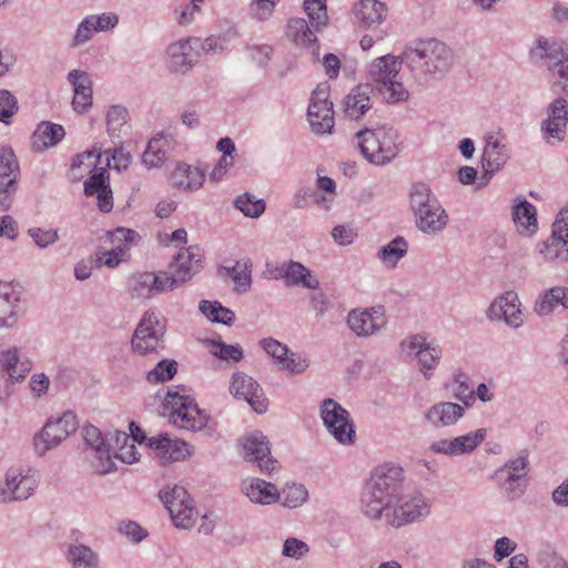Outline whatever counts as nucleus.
Masks as SVG:
<instances>
[{
  "mask_svg": "<svg viewBox=\"0 0 568 568\" xmlns=\"http://www.w3.org/2000/svg\"><path fill=\"white\" fill-rule=\"evenodd\" d=\"M184 386H176L169 389L163 402L164 414H168L171 423L181 428L192 432L202 430L210 419V416L199 408L195 400L185 394Z\"/></svg>",
  "mask_w": 568,
  "mask_h": 568,
  "instance_id": "5",
  "label": "nucleus"
},
{
  "mask_svg": "<svg viewBox=\"0 0 568 568\" xmlns=\"http://www.w3.org/2000/svg\"><path fill=\"white\" fill-rule=\"evenodd\" d=\"M21 312V290L13 283H0V328L12 327Z\"/></svg>",
  "mask_w": 568,
  "mask_h": 568,
  "instance_id": "24",
  "label": "nucleus"
},
{
  "mask_svg": "<svg viewBox=\"0 0 568 568\" xmlns=\"http://www.w3.org/2000/svg\"><path fill=\"white\" fill-rule=\"evenodd\" d=\"M321 417L327 432L341 444L354 443L355 428L349 413L333 398H326L321 405Z\"/></svg>",
  "mask_w": 568,
  "mask_h": 568,
  "instance_id": "9",
  "label": "nucleus"
},
{
  "mask_svg": "<svg viewBox=\"0 0 568 568\" xmlns=\"http://www.w3.org/2000/svg\"><path fill=\"white\" fill-rule=\"evenodd\" d=\"M373 87L368 83L356 85L344 99V112L352 120H359L372 108Z\"/></svg>",
  "mask_w": 568,
  "mask_h": 568,
  "instance_id": "28",
  "label": "nucleus"
},
{
  "mask_svg": "<svg viewBox=\"0 0 568 568\" xmlns=\"http://www.w3.org/2000/svg\"><path fill=\"white\" fill-rule=\"evenodd\" d=\"M509 159L508 149L505 143L498 138L490 135L483 151L481 163L484 175L483 178L489 180L494 173L499 171Z\"/></svg>",
  "mask_w": 568,
  "mask_h": 568,
  "instance_id": "27",
  "label": "nucleus"
},
{
  "mask_svg": "<svg viewBox=\"0 0 568 568\" xmlns=\"http://www.w3.org/2000/svg\"><path fill=\"white\" fill-rule=\"evenodd\" d=\"M283 505L290 509L302 506L308 496L306 487L302 484H286L282 490Z\"/></svg>",
  "mask_w": 568,
  "mask_h": 568,
  "instance_id": "53",
  "label": "nucleus"
},
{
  "mask_svg": "<svg viewBox=\"0 0 568 568\" xmlns=\"http://www.w3.org/2000/svg\"><path fill=\"white\" fill-rule=\"evenodd\" d=\"M152 286L155 295L173 291L179 287L178 281L173 277L170 271H161L159 273L151 272Z\"/></svg>",
  "mask_w": 568,
  "mask_h": 568,
  "instance_id": "61",
  "label": "nucleus"
},
{
  "mask_svg": "<svg viewBox=\"0 0 568 568\" xmlns=\"http://www.w3.org/2000/svg\"><path fill=\"white\" fill-rule=\"evenodd\" d=\"M83 438L91 449V466L93 471L98 475H105L113 471L115 464L110 455L109 438H104L101 430L93 425H88L83 428Z\"/></svg>",
  "mask_w": 568,
  "mask_h": 568,
  "instance_id": "11",
  "label": "nucleus"
},
{
  "mask_svg": "<svg viewBox=\"0 0 568 568\" xmlns=\"http://www.w3.org/2000/svg\"><path fill=\"white\" fill-rule=\"evenodd\" d=\"M21 363L17 348L0 353V366L7 372L10 379L21 381V373L18 374L17 366Z\"/></svg>",
  "mask_w": 568,
  "mask_h": 568,
  "instance_id": "59",
  "label": "nucleus"
},
{
  "mask_svg": "<svg viewBox=\"0 0 568 568\" xmlns=\"http://www.w3.org/2000/svg\"><path fill=\"white\" fill-rule=\"evenodd\" d=\"M349 329L359 337H368L386 325V318L381 307L371 310H352L346 318Z\"/></svg>",
  "mask_w": 568,
  "mask_h": 568,
  "instance_id": "20",
  "label": "nucleus"
},
{
  "mask_svg": "<svg viewBox=\"0 0 568 568\" xmlns=\"http://www.w3.org/2000/svg\"><path fill=\"white\" fill-rule=\"evenodd\" d=\"M355 138L363 156L374 165H385L402 150L398 132L389 125L365 126Z\"/></svg>",
  "mask_w": 568,
  "mask_h": 568,
  "instance_id": "3",
  "label": "nucleus"
},
{
  "mask_svg": "<svg viewBox=\"0 0 568 568\" xmlns=\"http://www.w3.org/2000/svg\"><path fill=\"white\" fill-rule=\"evenodd\" d=\"M497 470H504L506 478H510L513 481L515 479L525 480L528 471H529V459L527 450H521L520 455L516 458L509 459Z\"/></svg>",
  "mask_w": 568,
  "mask_h": 568,
  "instance_id": "47",
  "label": "nucleus"
},
{
  "mask_svg": "<svg viewBox=\"0 0 568 568\" xmlns=\"http://www.w3.org/2000/svg\"><path fill=\"white\" fill-rule=\"evenodd\" d=\"M109 442L114 439L115 447L120 448V454L118 457L122 459L124 463L132 464L136 462L139 458L136 457L138 452L133 444H131L128 448V442L130 439L129 435L124 432L115 430L113 434H109Z\"/></svg>",
  "mask_w": 568,
  "mask_h": 568,
  "instance_id": "56",
  "label": "nucleus"
},
{
  "mask_svg": "<svg viewBox=\"0 0 568 568\" xmlns=\"http://www.w3.org/2000/svg\"><path fill=\"white\" fill-rule=\"evenodd\" d=\"M560 287H552L541 294L535 303V312L540 316L549 315L557 304H560L559 298Z\"/></svg>",
  "mask_w": 568,
  "mask_h": 568,
  "instance_id": "57",
  "label": "nucleus"
},
{
  "mask_svg": "<svg viewBox=\"0 0 568 568\" xmlns=\"http://www.w3.org/2000/svg\"><path fill=\"white\" fill-rule=\"evenodd\" d=\"M160 498L178 528L190 529L194 526L197 511L184 487H166L160 491Z\"/></svg>",
  "mask_w": 568,
  "mask_h": 568,
  "instance_id": "8",
  "label": "nucleus"
},
{
  "mask_svg": "<svg viewBox=\"0 0 568 568\" xmlns=\"http://www.w3.org/2000/svg\"><path fill=\"white\" fill-rule=\"evenodd\" d=\"M90 176L83 183V191L87 196H95L98 207L103 213L113 209V194L110 186V175L106 168L94 166Z\"/></svg>",
  "mask_w": 568,
  "mask_h": 568,
  "instance_id": "16",
  "label": "nucleus"
},
{
  "mask_svg": "<svg viewBox=\"0 0 568 568\" xmlns=\"http://www.w3.org/2000/svg\"><path fill=\"white\" fill-rule=\"evenodd\" d=\"M231 394L239 399L246 400L257 413L263 414L267 410V399L260 384L251 376L244 373H234L230 384Z\"/></svg>",
  "mask_w": 568,
  "mask_h": 568,
  "instance_id": "14",
  "label": "nucleus"
},
{
  "mask_svg": "<svg viewBox=\"0 0 568 568\" xmlns=\"http://www.w3.org/2000/svg\"><path fill=\"white\" fill-rule=\"evenodd\" d=\"M407 252L408 242L405 237L398 235L382 246L377 251L376 257L387 270H394Z\"/></svg>",
  "mask_w": 568,
  "mask_h": 568,
  "instance_id": "40",
  "label": "nucleus"
},
{
  "mask_svg": "<svg viewBox=\"0 0 568 568\" xmlns=\"http://www.w3.org/2000/svg\"><path fill=\"white\" fill-rule=\"evenodd\" d=\"M165 320L154 312H145L131 338L133 353L140 356L161 353L165 347Z\"/></svg>",
  "mask_w": 568,
  "mask_h": 568,
  "instance_id": "6",
  "label": "nucleus"
},
{
  "mask_svg": "<svg viewBox=\"0 0 568 568\" xmlns=\"http://www.w3.org/2000/svg\"><path fill=\"white\" fill-rule=\"evenodd\" d=\"M465 415V408L456 403L442 402L428 408L426 420L434 427H449L455 425Z\"/></svg>",
  "mask_w": 568,
  "mask_h": 568,
  "instance_id": "29",
  "label": "nucleus"
},
{
  "mask_svg": "<svg viewBox=\"0 0 568 568\" xmlns=\"http://www.w3.org/2000/svg\"><path fill=\"white\" fill-rule=\"evenodd\" d=\"M430 506L420 493H414L404 497L403 503L394 509L392 526L400 527L426 517Z\"/></svg>",
  "mask_w": 568,
  "mask_h": 568,
  "instance_id": "22",
  "label": "nucleus"
},
{
  "mask_svg": "<svg viewBox=\"0 0 568 568\" xmlns=\"http://www.w3.org/2000/svg\"><path fill=\"white\" fill-rule=\"evenodd\" d=\"M37 487L36 479L17 470H8L4 485L0 487V503L21 501L28 499Z\"/></svg>",
  "mask_w": 568,
  "mask_h": 568,
  "instance_id": "21",
  "label": "nucleus"
},
{
  "mask_svg": "<svg viewBox=\"0 0 568 568\" xmlns=\"http://www.w3.org/2000/svg\"><path fill=\"white\" fill-rule=\"evenodd\" d=\"M92 19V17L88 16L79 23L71 47L82 45L92 39L94 32H97Z\"/></svg>",
  "mask_w": 568,
  "mask_h": 568,
  "instance_id": "62",
  "label": "nucleus"
},
{
  "mask_svg": "<svg viewBox=\"0 0 568 568\" xmlns=\"http://www.w3.org/2000/svg\"><path fill=\"white\" fill-rule=\"evenodd\" d=\"M539 253L546 261L567 262L568 237L564 234H555V230L551 227L550 237L539 244Z\"/></svg>",
  "mask_w": 568,
  "mask_h": 568,
  "instance_id": "39",
  "label": "nucleus"
},
{
  "mask_svg": "<svg viewBox=\"0 0 568 568\" xmlns=\"http://www.w3.org/2000/svg\"><path fill=\"white\" fill-rule=\"evenodd\" d=\"M504 470H496L493 475V479L505 490L507 497L515 500L521 497L526 490V483L523 479L506 478Z\"/></svg>",
  "mask_w": 568,
  "mask_h": 568,
  "instance_id": "52",
  "label": "nucleus"
},
{
  "mask_svg": "<svg viewBox=\"0 0 568 568\" xmlns=\"http://www.w3.org/2000/svg\"><path fill=\"white\" fill-rule=\"evenodd\" d=\"M243 493L248 499L260 505H271L280 499V491L277 487L264 479L252 478L244 481L242 485Z\"/></svg>",
  "mask_w": 568,
  "mask_h": 568,
  "instance_id": "33",
  "label": "nucleus"
},
{
  "mask_svg": "<svg viewBox=\"0 0 568 568\" xmlns=\"http://www.w3.org/2000/svg\"><path fill=\"white\" fill-rule=\"evenodd\" d=\"M229 274L234 281L236 287L235 290L237 292H246L252 283L251 278V266L247 265V263H241L236 262V264L229 268Z\"/></svg>",
  "mask_w": 568,
  "mask_h": 568,
  "instance_id": "58",
  "label": "nucleus"
},
{
  "mask_svg": "<svg viewBox=\"0 0 568 568\" xmlns=\"http://www.w3.org/2000/svg\"><path fill=\"white\" fill-rule=\"evenodd\" d=\"M403 349L414 352L415 358L419 364V371L425 378L433 376L434 369L439 364L442 357V348L433 343H427L426 337L416 334L404 339L400 344Z\"/></svg>",
  "mask_w": 568,
  "mask_h": 568,
  "instance_id": "13",
  "label": "nucleus"
},
{
  "mask_svg": "<svg viewBox=\"0 0 568 568\" xmlns=\"http://www.w3.org/2000/svg\"><path fill=\"white\" fill-rule=\"evenodd\" d=\"M403 483V468L385 464L374 469L364 486L361 505L364 515L373 520L382 517L384 510L399 501Z\"/></svg>",
  "mask_w": 568,
  "mask_h": 568,
  "instance_id": "1",
  "label": "nucleus"
},
{
  "mask_svg": "<svg viewBox=\"0 0 568 568\" xmlns=\"http://www.w3.org/2000/svg\"><path fill=\"white\" fill-rule=\"evenodd\" d=\"M278 365L281 369L287 371L290 374H301L307 369L310 362L306 357L290 349Z\"/></svg>",
  "mask_w": 568,
  "mask_h": 568,
  "instance_id": "60",
  "label": "nucleus"
},
{
  "mask_svg": "<svg viewBox=\"0 0 568 568\" xmlns=\"http://www.w3.org/2000/svg\"><path fill=\"white\" fill-rule=\"evenodd\" d=\"M532 59L540 61L548 71L555 69L565 61H568L562 43L539 39L537 45L531 50Z\"/></svg>",
  "mask_w": 568,
  "mask_h": 568,
  "instance_id": "30",
  "label": "nucleus"
},
{
  "mask_svg": "<svg viewBox=\"0 0 568 568\" xmlns=\"http://www.w3.org/2000/svg\"><path fill=\"white\" fill-rule=\"evenodd\" d=\"M310 551L308 545L295 537H290L284 541L282 555L287 558L301 559Z\"/></svg>",
  "mask_w": 568,
  "mask_h": 568,
  "instance_id": "64",
  "label": "nucleus"
},
{
  "mask_svg": "<svg viewBox=\"0 0 568 568\" xmlns=\"http://www.w3.org/2000/svg\"><path fill=\"white\" fill-rule=\"evenodd\" d=\"M110 235L112 243L119 244L115 248L103 252L105 256L104 264L109 267H115L120 264L123 253L129 250L131 245L136 244L138 240H140V235L135 231L125 227H118L111 232Z\"/></svg>",
  "mask_w": 568,
  "mask_h": 568,
  "instance_id": "32",
  "label": "nucleus"
},
{
  "mask_svg": "<svg viewBox=\"0 0 568 568\" xmlns=\"http://www.w3.org/2000/svg\"><path fill=\"white\" fill-rule=\"evenodd\" d=\"M104 155L106 156L108 166L119 172L125 170L131 163V155L129 152H124L123 148L106 150Z\"/></svg>",
  "mask_w": 568,
  "mask_h": 568,
  "instance_id": "63",
  "label": "nucleus"
},
{
  "mask_svg": "<svg viewBox=\"0 0 568 568\" xmlns=\"http://www.w3.org/2000/svg\"><path fill=\"white\" fill-rule=\"evenodd\" d=\"M286 34L296 45L312 48L313 52L317 54V38L305 19H291L287 23Z\"/></svg>",
  "mask_w": 568,
  "mask_h": 568,
  "instance_id": "36",
  "label": "nucleus"
},
{
  "mask_svg": "<svg viewBox=\"0 0 568 568\" xmlns=\"http://www.w3.org/2000/svg\"><path fill=\"white\" fill-rule=\"evenodd\" d=\"M304 9L308 16L310 23L315 30L325 27L328 21L326 0H304Z\"/></svg>",
  "mask_w": 568,
  "mask_h": 568,
  "instance_id": "48",
  "label": "nucleus"
},
{
  "mask_svg": "<svg viewBox=\"0 0 568 568\" xmlns=\"http://www.w3.org/2000/svg\"><path fill=\"white\" fill-rule=\"evenodd\" d=\"M178 373V363L174 359H161L153 369L148 372L146 381L151 384L171 381Z\"/></svg>",
  "mask_w": 568,
  "mask_h": 568,
  "instance_id": "49",
  "label": "nucleus"
},
{
  "mask_svg": "<svg viewBox=\"0 0 568 568\" xmlns=\"http://www.w3.org/2000/svg\"><path fill=\"white\" fill-rule=\"evenodd\" d=\"M378 92L383 95L387 103H398L406 101L409 97L408 91L404 88L402 82L390 81L383 82L377 87Z\"/></svg>",
  "mask_w": 568,
  "mask_h": 568,
  "instance_id": "54",
  "label": "nucleus"
},
{
  "mask_svg": "<svg viewBox=\"0 0 568 568\" xmlns=\"http://www.w3.org/2000/svg\"><path fill=\"white\" fill-rule=\"evenodd\" d=\"M513 219L520 234L530 236L538 230L536 207L527 200H520L513 209Z\"/></svg>",
  "mask_w": 568,
  "mask_h": 568,
  "instance_id": "34",
  "label": "nucleus"
},
{
  "mask_svg": "<svg viewBox=\"0 0 568 568\" xmlns=\"http://www.w3.org/2000/svg\"><path fill=\"white\" fill-rule=\"evenodd\" d=\"M170 146V141L163 134H158L149 141L142 162L150 169L161 166L168 158Z\"/></svg>",
  "mask_w": 568,
  "mask_h": 568,
  "instance_id": "41",
  "label": "nucleus"
},
{
  "mask_svg": "<svg viewBox=\"0 0 568 568\" xmlns=\"http://www.w3.org/2000/svg\"><path fill=\"white\" fill-rule=\"evenodd\" d=\"M244 459L255 464L262 473L272 475L280 467L278 462L271 455L268 439L261 432H255L244 438Z\"/></svg>",
  "mask_w": 568,
  "mask_h": 568,
  "instance_id": "12",
  "label": "nucleus"
},
{
  "mask_svg": "<svg viewBox=\"0 0 568 568\" xmlns=\"http://www.w3.org/2000/svg\"><path fill=\"white\" fill-rule=\"evenodd\" d=\"M68 556L74 568H99L98 555L85 545H71Z\"/></svg>",
  "mask_w": 568,
  "mask_h": 568,
  "instance_id": "45",
  "label": "nucleus"
},
{
  "mask_svg": "<svg viewBox=\"0 0 568 568\" xmlns=\"http://www.w3.org/2000/svg\"><path fill=\"white\" fill-rule=\"evenodd\" d=\"M78 429L75 414L68 410L61 417L49 418L32 439L34 453L42 457L49 450L57 448L63 440Z\"/></svg>",
  "mask_w": 568,
  "mask_h": 568,
  "instance_id": "7",
  "label": "nucleus"
},
{
  "mask_svg": "<svg viewBox=\"0 0 568 568\" xmlns=\"http://www.w3.org/2000/svg\"><path fill=\"white\" fill-rule=\"evenodd\" d=\"M485 436L486 429L479 428L453 439L435 440L432 443L429 449L435 454H443L447 456L470 454L484 442Z\"/></svg>",
  "mask_w": 568,
  "mask_h": 568,
  "instance_id": "19",
  "label": "nucleus"
},
{
  "mask_svg": "<svg viewBox=\"0 0 568 568\" xmlns=\"http://www.w3.org/2000/svg\"><path fill=\"white\" fill-rule=\"evenodd\" d=\"M199 42L200 38L190 37L171 43L166 49L168 69L172 73L185 74L197 62V54L192 51Z\"/></svg>",
  "mask_w": 568,
  "mask_h": 568,
  "instance_id": "17",
  "label": "nucleus"
},
{
  "mask_svg": "<svg viewBox=\"0 0 568 568\" xmlns=\"http://www.w3.org/2000/svg\"><path fill=\"white\" fill-rule=\"evenodd\" d=\"M68 81L73 87L74 97L72 100L73 110L78 113H85L92 105V80L82 70H71L68 73Z\"/></svg>",
  "mask_w": 568,
  "mask_h": 568,
  "instance_id": "26",
  "label": "nucleus"
},
{
  "mask_svg": "<svg viewBox=\"0 0 568 568\" xmlns=\"http://www.w3.org/2000/svg\"><path fill=\"white\" fill-rule=\"evenodd\" d=\"M65 132L62 125L51 122H41L32 135V149L42 152L60 142Z\"/></svg>",
  "mask_w": 568,
  "mask_h": 568,
  "instance_id": "35",
  "label": "nucleus"
},
{
  "mask_svg": "<svg viewBox=\"0 0 568 568\" xmlns=\"http://www.w3.org/2000/svg\"><path fill=\"white\" fill-rule=\"evenodd\" d=\"M200 311L203 315H205L211 322L223 324L226 326H231L234 323L235 314L227 307H224L220 302L214 301H201Z\"/></svg>",
  "mask_w": 568,
  "mask_h": 568,
  "instance_id": "43",
  "label": "nucleus"
},
{
  "mask_svg": "<svg viewBox=\"0 0 568 568\" xmlns=\"http://www.w3.org/2000/svg\"><path fill=\"white\" fill-rule=\"evenodd\" d=\"M149 446L156 452V456L163 465L183 460L191 455L190 446L186 442L171 439L168 434L150 438Z\"/></svg>",
  "mask_w": 568,
  "mask_h": 568,
  "instance_id": "25",
  "label": "nucleus"
},
{
  "mask_svg": "<svg viewBox=\"0 0 568 568\" xmlns=\"http://www.w3.org/2000/svg\"><path fill=\"white\" fill-rule=\"evenodd\" d=\"M205 180L204 172L185 163L179 164L172 173L173 184L187 191L202 187Z\"/></svg>",
  "mask_w": 568,
  "mask_h": 568,
  "instance_id": "37",
  "label": "nucleus"
},
{
  "mask_svg": "<svg viewBox=\"0 0 568 568\" xmlns=\"http://www.w3.org/2000/svg\"><path fill=\"white\" fill-rule=\"evenodd\" d=\"M203 254L199 246L192 245L180 250L169 264V271L182 284L190 281L196 273L201 271Z\"/></svg>",
  "mask_w": 568,
  "mask_h": 568,
  "instance_id": "18",
  "label": "nucleus"
},
{
  "mask_svg": "<svg viewBox=\"0 0 568 568\" xmlns=\"http://www.w3.org/2000/svg\"><path fill=\"white\" fill-rule=\"evenodd\" d=\"M234 205L237 210H240L245 216L248 217H258L261 216L265 209L266 204L262 199H254L250 193L241 194L234 201Z\"/></svg>",
  "mask_w": 568,
  "mask_h": 568,
  "instance_id": "50",
  "label": "nucleus"
},
{
  "mask_svg": "<svg viewBox=\"0 0 568 568\" xmlns=\"http://www.w3.org/2000/svg\"><path fill=\"white\" fill-rule=\"evenodd\" d=\"M20 168L12 149L2 148L0 151V206L9 210L18 191Z\"/></svg>",
  "mask_w": 568,
  "mask_h": 568,
  "instance_id": "10",
  "label": "nucleus"
},
{
  "mask_svg": "<svg viewBox=\"0 0 568 568\" xmlns=\"http://www.w3.org/2000/svg\"><path fill=\"white\" fill-rule=\"evenodd\" d=\"M403 64H405L403 53L399 57L386 54L375 59L368 72L372 80L376 82V88L383 82L395 79Z\"/></svg>",
  "mask_w": 568,
  "mask_h": 568,
  "instance_id": "31",
  "label": "nucleus"
},
{
  "mask_svg": "<svg viewBox=\"0 0 568 568\" xmlns=\"http://www.w3.org/2000/svg\"><path fill=\"white\" fill-rule=\"evenodd\" d=\"M129 287L131 296L134 298L149 300L155 296L152 286L151 272L132 275L129 282Z\"/></svg>",
  "mask_w": 568,
  "mask_h": 568,
  "instance_id": "46",
  "label": "nucleus"
},
{
  "mask_svg": "<svg viewBox=\"0 0 568 568\" xmlns=\"http://www.w3.org/2000/svg\"><path fill=\"white\" fill-rule=\"evenodd\" d=\"M490 321H504L513 328H519L524 324L523 313L518 295L514 291H507L499 295L487 310Z\"/></svg>",
  "mask_w": 568,
  "mask_h": 568,
  "instance_id": "15",
  "label": "nucleus"
},
{
  "mask_svg": "<svg viewBox=\"0 0 568 568\" xmlns=\"http://www.w3.org/2000/svg\"><path fill=\"white\" fill-rule=\"evenodd\" d=\"M307 111H318L322 115V120L326 122L331 121V116H334L333 103L328 101L327 88H317L311 98V103Z\"/></svg>",
  "mask_w": 568,
  "mask_h": 568,
  "instance_id": "51",
  "label": "nucleus"
},
{
  "mask_svg": "<svg viewBox=\"0 0 568 568\" xmlns=\"http://www.w3.org/2000/svg\"><path fill=\"white\" fill-rule=\"evenodd\" d=\"M405 65L417 77H437L449 71L453 51L436 39L414 41L403 51Z\"/></svg>",
  "mask_w": 568,
  "mask_h": 568,
  "instance_id": "2",
  "label": "nucleus"
},
{
  "mask_svg": "<svg viewBox=\"0 0 568 568\" xmlns=\"http://www.w3.org/2000/svg\"><path fill=\"white\" fill-rule=\"evenodd\" d=\"M548 118L542 121L541 130L547 140H562L568 122V101L565 98L555 99L547 109Z\"/></svg>",
  "mask_w": 568,
  "mask_h": 568,
  "instance_id": "23",
  "label": "nucleus"
},
{
  "mask_svg": "<svg viewBox=\"0 0 568 568\" xmlns=\"http://www.w3.org/2000/svg\"><path fill=\"white\" fill-rule=\"evenodd\" d=\"M211 353L222 361L240 362L243 358V349L239 344L231 345L222 341H210Z\"/></svg>",
  "mask_w": 568,
  "mask_h": 568,
  "instance_id": "55",
  "label": "nucleus"
},
{
  "mask_svg": "<svg viewBox=\"0 0 568 568\" xmlns=\"http://www.w3.org/2000/svg\"><path fill=\"white\" fill-rule=\"evenodd\" d=\"M129 112L119 104L109 108L105 116L106 132L112 141L121 139L123 128L128 123Z\"/></svg>",
  "mask_w": 568,
  "mask_h": 568,
  "instance_id": "44",
  "label": "nucleus"
},
{
  "mask_svg": "<svg viewBox=\"0 0 568 568\" xmlns=\"http://www.w3.org/2000/svg\"><path fill=\"white\" fill-rule=\"evenodd\" d=\"M409 205L420 232L436 235L447 226L448 214L426 183L413 184Z\"/></svg>",
  "mask_w": 568,
  "mask_h": 568,
  "instance_id": "4",
  "label": "nucleus"
},
{
  "mask_svg": "<svg viewBox=\"0 0 568 568\" xmlns=\"http://www.w3.org/2000/svg\"><path fill=\"white\" fill-rule=\"evenodd\" d=\"M288 278L286 286H302L310 290H317L320 281L300 262L287 261Z\"/></svg>",
  "mask_w": 568,
  "mask_h": 568,
  "instance_id": "42",
  "label": "nucleus"
},
{
  "mask_svg": "<svg viewBox=\"0 0 568 568\" xmlns=\"http://www.w3.org/2000/svg\"><path fill=\"white\" fill-rule=\"evenodd\" d=\"M386 12L385 4L377 0H361L354 8L355 18L367 28L379 24Z\"/></svg>",
  "mask_w": 568,
  "mask_h": 568,
  "instance_id": "38",
  "label": "nucleus"
}]
</instances>
